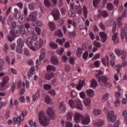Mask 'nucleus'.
<instances>
[{
  "label": "nucleus",
  "mask_w": 127,
  "mask_h": 127,
  "mask_svg": "<svg viewBox=\"0 0 127 127\" xmlns=\"http://www.w3.org/2000/svg\"><path fill=\"white\" fill-rule=\"evenodd\" d=\"M16 30H11L10 34L7 36L8 40L10 42L13 41L14 37H18L19 33L21 34H24L25 33V28L23 25L19 26H16Z\"/></svg>",
  "instance_id": "f257e3e1"
},
{
  "label": "nucleus",
  "mask_w": 127,
  "mask_h": 127,
  "mask_svg": "<svg viewBox=\"0 0 127 127\" xmlns=\"http://www.w3.org/2000/svg\"><path fill=\"white\" fill-rule=\"evenodd\" d=\"M39 120L40 124L43 127H47L49 125V122H50V119L45 116L43 111H41L39 113Z\"/></svg>",
  "instance_id": "f03ea898"
},
{
  "label": "nucleus",
  "mask_w": 127,
  "mask_h": 127,
  "mask_svg": "<svg viewBox=\"0 0 127 127\" xmlns=\"http://www.w3.org/2000/svg\"><path fill=\"white\" fill-rule=\"evenodd\" d=\"M68 104L70 107L72 109L74 108H77L78 110H83V105H82V103L80 99L76 98L74 101L72 99H70L68 101Z\"/></svg>",
  "instance_id": "7ed1b4c3"
},
{
  "label": "nucleus",
  "mask_w": 127,
  "mask_h": 127,
  "mask_svg": "<svg viewBox=\"0 0 127 127\" xmlns=\"http://www.w3.org/2000/svg\"><path fill=\"white\" fill-rule=\"evenodd\" d=\"M27 115V111L25 110L23 111L22 112V114H21L19 116V117H18L17 118L15 117L13 119V122L15 124H17L18 126L20 125V124H21V122L24 120V117H25Z\"/></svg>",
  "instance_id": "20e7f679"
},
{
  "label": "nucleus",
  "mask_w": 127,
  "mask_h": 127,
  "mask_svg": "<svg viewBox=\"0 0 127 127\" xmlns=\"http://www.w3.org/2000/svg\"><path fill=\"white\" fill-rule=\"evenodd\" d=\"M115 54L117 56H122V60H125L127 58V52L121 49H116L115 50Z\"/></svg>",
  "instance_id": "39448f33"
},
{
  "label": "nucleus",
  "mask_w": 127,
  "mask_h": 127,
  "mask_svg": "<svg viewBox=\"0 0 127 127\" xmlns=\"http://www.w3.org/2000/svg\"><path fill=\"white\" fill-rule=\"evenodd\" d=\"M107 120L111 122V123H114L117 121L118 117L115 115V112L112 110L109 111L107 115Z\"/></svg>",
  "instance_id": "423d86ee"
},
{
  "label": "nucleus",
  "mask_w": 127,
  "mask_h": 127,
  "mask_svg": "<svg viewBox=\"0 0 127 127\" xmlns=\"http://www.w3.org/2000/svg\"><path fill=\"white\" fill-rule=\"evenodd\" d=\"M125 37L126 41H127V24H126L124 28H122L121 30V39H123Z\"/></svg>",
  "instance_id": "0eeeda50"
},
{
  "label": "nucleus",
  "mask_w": 127,
  "mask_h": 127,
  "mask_svg": "<svg viewBox=\"0 0 127 127\" xmlns=\"http://www.w3.org/2000/svg\"><path fill=\"white\" fill-rule=\"evenodd\" d=\"M37 15V12L36 11H33L32 13L29 16V17L27 18V21H34L36 20V16Z\"/></svg>",
  "instance_id": "6e6552de"
},
{
  "label": "nucleus",
  "mask_w": 127,
  "mask_h": 127,
  "mask_svg": "<svg viewBox=\"0 0 127 127\" xmlns=\"http://www.w3.org/2000/svg\"><path fill=\"white\" fill-rule=\"evenodd\" d=\"M81 122L83 125H89V124H90V116L88 114H84Z\"/></svg>",
  "instance_id": "1a4fd4ad"
},
{
  "label": "nucleus",
  "mask_w": 127,
  "mask_h": 127,
  "mask_svg": "<svg viewBox=\"0 0 127 127\" xmlns=\"http://www.w3.org/2000/svg\"><path fill=\"white\" fill-rule=\"evenodd\" d=\"M52 15L53 16L55 20H58L60 17V12H59V10L57 8H55L52 11Z\"/></svg>",
  "instance_id": "9d476101"
},
{
  "label": "nucleus",
  "mask_w": 127,
  "mask_h": 127,
  "mask_svg": "<svg viewBox=\"0 0 127 127\" xmlns=\"http://www.w3.org/2000/svg\"><path fill=\"white\" fill-rule=\"evenodd\" d=\"M47 113L48 116L50 117V118H53L55 115L54 113V108L53 107H48L47 110Z\"/></svg>",
  "instance_id": "9b49d317"
},
{
  "label": "nucleus",
  "mask_w": 127,
  "mask_h": 127,
  "mask_svg": "<svg viewBox=\"0 0 127 127\" xmlns=\"http://www.w3.org/2000/svg\"><path fill=\"white\" fill-rule=\"evenodd\" d=\"M95 77L97 78L98 82L100 83H101V82L102 83H106L108 81V79L106 76H100L99 74H95Z\"/></svg>",
  "instance_id": "f8f14e48"
},
{
  "label": "nucleus",
  "mask_w": 127,
  "mask_h": 127,
  "mask_svg": "<svg viewBox=\"0 0 127 127\" xmlns=\"http://www.w3.org/2000/svg\"><path fill=\"white\" fill-rule=\"evenodd\" d=\"M83 119V116L79 113H75V116L74 117V122L75 123H79L80 121H82Z\"/></svg>",
  "instance_id": "ddd939ff"
},
{
  "label": "nucleus",
  "mask_w": 127,
  "mask_h": 127,
  "mask_svg": "<svg viewBox=\"0 0 127 127\" xmlns=\"http://www.w3.org/2000/svg\"><path fill=\"white\" fill-rule=\"evenodd\" d=\"M99 35L101 39V41L103 43H105V42L107 41V39H108V35H107V34H106L105 32H101L99 33Z\"/></svg>",
  "instance_id": "4468645a"
},
{
  "label": "nucleus",
  "mask_w": 127,
  "mask_h": 127,
  "mask_svg": "<svg viewBox=\"0 0 127 127\" xmlns=\"http://www.w3.org/2000/svg\"><path fill=\"white\" fill-rule=\"evenodd\" d=\"M70 4H71V8L68 11V15L69 17H71V18H73V17H75V10L74 9V6L73 5V3H70Z\"/></svg>",
  "instance_id": "2eb2a0df"
},
{
  "label": "nucleus",
  "mask_w": 127,
  "mask_h": 127,
  "mask_svg": "<svg viewBox=\"0 0 127 127\" xmlns=\"http://www.w3.org/2000/svg\"><path fill=\"white\" fill-rule=\"evenodd\" d=\"M109 15L108 12L105 10H99V14L97 15L98 17H101L103 16L104 18H106Z\"/></svg>",
  "instance_id": "dca6fc26"
},
{
  "label": "nucleus",
  "mask_w": 127,
  "mask_h": 127,
  "mask_svg": "<svg viewBox=\"0 0 127 127\" xmlns=\"http://www.w3.org/2000/svg\"><path fill=\"white\" fill-rule=\"evenodd\" d=\"M43 45V40L41 38H39V40L36 42L35 44V46L37 49L41 48Z\"/></svg>",
  "instance_id": "f3484780"
},
{
  "label": "nucleus",
  "mask_w": 127,
  "mask_h": 127,
  "mask_svg": "<svg viewBox=\"0 0 127 127\" xmlns=\"http://www.w3.org/2000/svg\"><path fill=\"white\" fill-rule=\"evenodd\" d=\"M102 64L105 66H109L110 64V61H109V57L108 56H106V57L102 60Z\"/></svg>",
  "instance_id": "a211bd4d"
},
{
  "label": "nucleus",
  "mask_w": 127,
  "mask_h": 127,
  "mask_svg": "<svg viewBox=\"0 0 127 127\" xmlns=\"http://www.w3.org/2000/svg\"><path fill=\"white\" fill-rule=\"evenodd\" d=\"M86 93L88 97L90 98H93L95 96V91L91 89H88L86 90Z\"/></svg>",
  "instance_id": "6ab92c4d"
},
{
  "label": "nucleus",
  "mask_w": 127,
  "mask_h": 127,
  "mask_svg": "<svg viewBox=\"0 0 127 127\" xmlns=\"http://www.w3.org/2000/svg\"><path fill=\"white\" fill-rule=\"evenodd\" d=\"M84 104L87 109H91V99L90 98H86L84 99Z\"/></svg>",
  "instance_id": "aec40b11"
},
{
  "label": "nucleus",
  "mask_w": 127,
  "mask_h": 127,
  "mask_svg": "<svg viewBox=\"0 0 127 127\" xmlns=\"http://www.w3.org/2000/svg\"><path fill=\"white\" fill-rule=\"evenodd\" d=\"M9 80V78H8V76H5L2 79V83H1V88H3V87H5L6 85V83L7 82H8Z\"/></svg>",
  "instance_id": "412c9836"
},
{
  "label": "nucleus",
  "mask_w": 127,
  "mask_h": 127,
  "mask_svg": "<svg viewBox=\"0 0 127 127\" xmlns=\"http://www.w3.org/2000/svg\"><path fill=\"white\" fill-rule=\"evenodd\" d=\"M85 84V81L79 80L78 81V84L76 86V89L78 91H81L82 90V88H83V86Z\"/></svg>",
  "instance_id": "4be33fe9"
},
{
  "label": "nucleus",
  "mask_w": 127,
  "mask_h": 127,
  "mask_svg": "<svg viewBox=\"0 0 127 127\" xmlns=\"http://www.w3.org/2000/svg\"><path fill=\"white\" fill-rule=\"evenodd\" d=\"M118 33H115L112 36V41L115 44L119 43V38H118Z\"/></svg>",
  "instance_id": "5701e85b"
},
{
  "label": "nucleus",
  "mask_w": 127,
  "mask_h": 127,
  "mask_svg": "<svg viewBox=\"0 0 127 127\" xmlns=\"http://www.w3.org/2000/svg\"><path fill=\"white\" fill-rule=\"evenodd\" d=\"M40 97V92L39 89H38L36 92V94H34L32 96V100L33 102H35L36 101V99L39 98Z\"/></svg>",
  "instance_id": "b1692460"
},
{
  "label": "nucleus",
  "mask_w": 127,
  "mask_h": 127,
  "mask_svg": "<svg viewBox=\"0 0 127 127\" xmlns=\"http://www.w3.org/2000/svg\"><path fill=\"white\" fill-rule=\"evenodd\" d=\"M14 17L16 19H18V18L20 16V12L18 10V9L15 8L14 9Z\"/></svg>",
  "instance_id": "393cba45"
},
{
  "label": "nucleus",
  "mask_w": 127,
  "mask_h": 127,
  "mask_svg": "<svg viewBox=\"0 0 127 127\" xmlns=\"http://www.w3.org/2000/svg\"><path fill=\"white\" fill-rule=\"evenodd\" d=\"M53 77H54V73L50 71H48L45 76L46 80H50V79H52Z\"/></svg>",
  "instance_id": "a878e982"
},
{
  "label": "nucleus",
  "mask_w": 127,
  "mask_h": 127,
  "mask_svg": "<svg viewBox=\"0 0 127 127\" xmlns=\"http://www.w3.org/2000/svg\"><path fill=\"white\" fill-rule=\"evenodd\" d=\"M60 110L62 111L63 114L66 112V106H65L64 103L61 102L60 104Z\"/></svg>",
  "instance_id": "bb28decb"
},
{
  "label": "nucleus",
  "mask_w": 127,
  "mask_h": 127,
  "mask_svg": "<svg viewBox=\"0 0 127 127\" xmlns=\"http://www.w3.org/2000/svg\"><path fill=\"white\" fill-rule=\"evenodd\" d=\"M104 122L103 120H99L97 122L94 123L95 127H102L104 125Z\"/></svg>",
  "instance_id": "cd10ccee"
},
{
  "label": "nucleus",
  "mask_w": 127,
  "mask_h": 127,
  "mask_svg": "<svg viewBox=\"0 0 127 127\" xmlns=\"http://www.w3.org/2000/svg\"><path fill=\"white\" fill-rule=\"evenodd\" d=\"M48 26L50 27L51 30L54 31L56 28L55 24L53 22H50L48 24Z\"/></svg>",
  "instance_id": "c85d7f7f"
},
{
  "label": "nucleus",
  "mask_w": 127,
  "mask_h": 127,
  "mask_svg": "<svg viewBox=\"0 0 127 127\" xmlns=\"http://www.w3.org/2000/svg\"><path fill=\"white\" fill-rule=\"evenodd\" d=\"M44 58H45V55L43 54H41L39 57V60H36L37 67H38V66H39L40 65L39 61H42V60H43Z\"/></svg>",
  "instance_id": "c756f323"
},
{
  "label": "nucleus",
  "mask_w": 127,
  "mask_h": 127,
  "mask_svg": "<svg viewBox=\"0 0 127 127\" xmlns=\"http://www.w3.org/2000/svg\"><path fill=\"white\" fill-rule=\"evenodd\" d=\"M17 44L19 47H23L24 45V41L22 39L19 38L17 40Z\"/></svg>",
  "instance_id": "7c9ffc66"
},
{
  "label": "nucleus",
  "mask_w": 127,
  "mask_h": 127,
  "mask_svg": "<svg viewBox=\"0 0 127 127\" xmlns=\"http://www.w3.org/2000/svg\"><path fill=\"white\" fill-rule=\"evenodd\" d=\"M109 97H110V94L109 93H105L102 96V101L106 102V101L109 99Z\"/></svg>",
  "instance_id": "2f4dec72"
},
{
  "label": "nucleus",
  "mask_w": 127,
  "mask_h": 127,
  "mask_svg": "<svg viewBox=\"0 0 127 127\" xmlns=\"http://www.w3.org/2000/svg\"><path fill=\"white\" fill-rule=\"evenodd\" d=\"M47 70L48 71H52V72H55L56 71V68H55V66L49 65L47 67Z\"/></svg>",
  "instance_id": "473e14b6"
},
{
  "label": "nucleus",
  "mask_w": 127,
  "mask_h": 127,
  "mask_svg": "<svg viewBox=\"0 0 127 127\" xmlns=\"http://www.w3.org/2000/svg\"><path fill=\"white\" fill-rule=\"evenodd\" d=\"M122 116L124 118L125 123L127 125V110L123 111L122 113Z\"/></svg>",
  "instance_id": "72a5a7b5"
},
{
  "label": "nucleus",
  "mask_w": 127,
  "mask_h": 127,
  "mask_svg": "<svg viewBox=\"0 0 127 127\" xmlns=\"http://www.w3.org/2000/svg\"><path fill=\"white\" fill-rule=\"evenodd\" d=\"M51 61L54 65H57V64H58V60H57V58L56 57H52Z\"/></svg>",
  "instance_id": "f704fd0d"
},
{
  "label": "nucleus",
  "mask_w": 127,
  "mask_h": 127,
  "mask_svg": "<svg viewBox=\"0 0 127 127\" xmlns=\"http://www.w3.org/2000/svg\"><path fill=\"white\" fill-rule=\"evenodd\" d=\"M55 35L58 37H63V34L62 33V31H61V30L56 31L55 33Z\"/></svg>",
  "instance_id": "c9c22d12"
},
{
  "label": "nucleus",
  "mask_w": 127,
  "mask_h": 127,
  "mask_svg": "<svg viewBox=\"0 0 127 127\" xmlns=\"http://www.w3.org/2000/svg\"><path fill=\"white\" fill-rule=\"evenodd\" d=\"M19 22L20 23H23L25 21V16L21 15L19 16Z\"/></svg>",
  "instance_id": "e433bc0d"
},
{
  "label": "nucleus",
  "mask_w": 127,
  "mask_h": 127,
  "mask_svg": "<svg viewBox=\"0 0 127 127\" xmlns=\"http://www.w3.org/2000/svg\"><path fill=\"white\" fill-rule=\"evenodd\" d=\"M75 11L78 14H81L82 13V7L81 6H76L75 7Z\"/></svg>",
  "instance_id": "4c0bfd02"
},
{
  "label": "nucleus",
  "mask_w": 127,
  "mask_h": 127,
  "mask_svg": "<svg viewBox=\"0 0 127 127\" xmlns=\"http://www.w3.org/2000/svg\"><path fill=\"white\" fill-rule=\"evenodd\" d=\"M83 14L85 18L88 17V10H87V7L86 5L83 6Z\"/></svg>",
  "instance_id": "58836bf2"
},
{
  "label": "nucleus",
  "mask_w": 127,
  "mask_h": 127,
  "mask_svg": "<svg viewBox=\"0 0 127 127\" xmlns=\"http://www.w3.org/2000/svg\"><path fill=\"white\" fill-rule=\"evenodd\" d=\"M33 24L34 26H42V22L40 21L35 20L33 22Z\"/></svg>",
  "instance_id": "ea45409f"
},
{
  "label": "nucleus",
  "mask_w": 127,
  "mask_h": 127,
  "mask_svg": "<svg viewBox=\"0 0 127 127\" xmlns=\"http://www.w3.org/2000/svg\"><path fill=\"white\" fill-rule=\"evenodd\" d=\"M50 47L52 49H56V48H57L58 47V45L57 44L55 43H53L52 42H50Z\"/></svg>",
  "instance_id": "a19ab883"
},
{
  "label": "nucleus",
  "mask_w": 127,
  "mask_h": 127,
  "mask_svg": "<svg viewBox=\"0 0 127 127\" xmlns=\"http://www.w3.org/2000/svg\"><path fill=\"white\" fill-rule=\"evenodd\" d=\"M33 43V42L32 41V38L29 37L27 39V44L28 45V47L31 46L32 45V44Z\"/></svg>",
  "instance_id": "79ce46f5"
},
{
  "label": "nucleus",
  "mask_w": 127,
  "mask_h": 127,
  "mask_svg": "<svg viewBox=\"0 0 127 127\" xmlns=\"http://www.w3.org/2000/svg\"><path fill=\"white\" fill-rule=\"evenodd\" d=\"M91 86L93 88H96V87L98 86L97 81H96L95 79H92L91 83Z\"/></svg>",
  "instance_id": "37998d69"
},
{
  "label": "nucleus",
  "mask_w": 127,
  "mask_h": 127,
  "mask_svg": "<svg viewBox=\"0 0 127 127\" xmlns=\"http://www.w3.org/2000/svg\"><path fill=\"white\" fill-rule=\"evenodd\" d=\"M56 42H57V43H59L60 45H62V44H63V43L65 42V39L64 38H63L62 39H57L56 40Z\"/></svg>",
  "instance_id": "c03bdc74"
},
{
  "label": "nucleus",
  "mask_w": 127,
  "mask_h": 127,
  "mask_svg": "<svg viewBox=\"0 0 127 127\" xmlns=\"http://www.w3.org/2000/svg\"><path fill=\"white\" fill-rule=\"evenodd\" d=\"M101 113H102V111L99 109H95L93 110V114L94 116H98V115H100Z\"/></svg>",
  "instance_id": "a18cd8bd"
},
{
  "label": "nucleus",
  "mask_w": 127,
  "mask_h": 127,
  "mask_svg": "<svg viewBox=\"0 0 127 127\" xmlns=\"http://www.w3.org/2000/svg\"><path fill=\"white\" fill-rule=\"evenodd\" d=\"M89 56V53L88 52V51H85L83 55H82V58H83V59L84 60H87V58H88V57Z\"/></svg>",
  "instance_id": "49530a36"
},
{
  "label": "nucleus",
  "mask_w": 127,
  "mask_h": 127,
  "mask_svg": "<svg viewBox=\"0 0 127 127\" xmlns=\"http://www.w3.org/2000/svg\"><path fill=\"white\" fill-rule=\"evenodd\" d=\"M73 118V113L71 112H68L67 114V121H71Z\"/></svg>",
  "instance_id": "de8ad7c7"
},
{
  "label": "nucleus",
  "mask_w": 127,
  "mask_h": 127,
  "mask_svg": "<svg viewBox=\"0 0 127 127\" xmlns=\"http://www.w3.org/2000/svg\"><path fill=\"white\" fill-rule=\"evenodd\" d=\"M107 8L109 10H113L114 9V5L111 3H108Z\"/></svg>",
  "instance_id": "09e8293b"
},
{
  "label": "nucleus",
  "mask_w": 127,
  "mask_h": 127,
  "mask_svg": "<svg viewBox=\"0 0 127 127\" xmlns=\"http://www.w3.org/2000/svg\"><path fill=\"white\" fill-rule=\"evenodd\" d=\"M122 65L118 64L115 67V70L118 72V73H121V70L122 69Z\"/></svg>",
  "instance_id": "8fccbe9b"
},
{
  "label": "nucleus",
  "mask_w": 127,
  "mask_h": 127,
  "mask_svg": "<svg viewBox=\"0 0 127 127\" xmlns=\"http://www.w3.org/2000/svg\"><path fill=\"white\" fill-rule=\"evenodd\" d=\"M9 118H10V111H9V110H7L5 114V119L6 120H8Z\"/></svg>",
  "instance_id": "3c124183"
},
{
  "label": "nucleus",
  "mask_w": 127,
  "mask_h": 127,
  "mask_svg": "<svg viewBox=\"0 0 127 127\" xmlns=\"http://www.w3.org/2000/svg\"><path fill=\"white\" fill-rule=\"evenodd\" d=\"M16 51L17 53H22L23 50H22V47H17L16 49Z\"/></svg>",
  "instance_id": "603ef678"
},
{
  "label": "nucleus",
  "mask_w": 127,
  "mask_h": 127,
  "mask_svg": "<svg viewBox=\"0 0 127 127\" xmlns=\"http://www.w3.org/2000/svg\"><path fill=\"white\" fill-rule=\"evenodd\" d=\"M88 45L86 43H83L82 45V50H87L88 49Z\"/></svg>",
  "instance_id": "864d4df0"
},
{
  "label": "nucleus",
  "mask_w": 127,
  "mask_h": 127,
  "mask_svg": "<svg viewBox=\"0 0 127 127\" xmlns=\"http://www.w3.org/2000/svg\"><path fill=\"white\" fill-rule=\"evenodd\" d=\"M45 102L46 104H50L51 103V99H50V97H49V96H47L46 97Z\"/></svg>",
  "instance_id": "5fc2aeb1"
},
{
  "label": "nucleus",
  "mask_w": 127,
  "mask_h": 127,
  "mask_svg": "<svg viewBox=\"0 0 127 127\" xmlns=\"http://www.w3.org/2000/svg\"><path fill=\"white\" fill-rule=\"evenodd\" d=\"M13 20V16H12V15H9L7 19L8 24L9 25L10 23H11V22H12Z\"/></svg>",
  "instance_id": "6e6d98bb"
},
{
  "label": "nucleus",
  "mask_w": 127,
  "mask_h": 127,
  "mask_svg": "<svg viewBox=\"0 0 127 127\" xmlns=\"http://www.w3.org/2000/svg\"><path fill=\"white\" fill-rule=\"evenodd\" d=\"M121 21H122V17H120L117 20L118 27L119 28H121L122 26H123V24L121 23Z\"/></svg>",
  "instance_id": "4d7b16f0"
},
{
  "label": "nucleus",
  "mask_w": 127,
  "mask_h": 127,
  "mask_svg": "<svg viewBox=\"0 0 127 127\" xmlns=\"http://www.w3.org/2000/svg\"><path fill=\"white\" fill-rule=\"evenodd\" d=\"M44 88L45 90H50V89H51V85L49 84H44Z\"/></svg>",
  "instance_id": "13d9d810"
},
{
  "label": "nucleus",
  "mask_w": 127,
  "mask_h": 127,
  "mask_svg": "<svg viewBox=\"0 0 127 127\" xmlns=\"http://www.w3.org/2000/svg\"><path fill=\"white\" fill-rule=\"evenodd\" d=\"M69 63H70V64L72 65H74V64H75V58L70 57L69 58Z\"/></svg>",
  "instance_id": "bf43d9fd"
},
{
  "label": "nucleus",
  "mask_w": 127,
  "mask_h": 127,
  "mask_svg": "<svg viewBox=\"0 0 127 127\" xmlns=\"http://www.w3.org/2000/svg\"><path fill=\"white\" fill-rule=\"evenodd\" d=\"M28 124L31 126V127H36V123L35 122H34L32 121V120H29Z\"/></svg>",
  "instance_id": "052dcab7"
},
{
  "label": "nucleus",
  "mask_w": 127,
  "mask_h": 127,
  "mask_svg": "<svg viewBox=\"0 0 127 127\" xmlns=\"http://www.w3.org/2000/svg\"><path fill=\"white\" fill-rule=\"evenodd\" d=\"M77 54H78L79 55H81L83 53V50L81 48H78L76 50Z\"/></svg>",
  "instance_id": "680f3d73"
},
{
  "label": "nucleus",
  "mask_w": 127,
  "mask_h": 127,
  "mask_svg": "<svg viewBox=\"0 0 127 127\" xmlns=\"http://www.w3.org/2000/svg\"><path fill=\"white\" fill-rule=\"evenodd\" d=\"M94 44L95 47H97V48H100L101 43H100L97 41H94Z\"/></svg>",
  "instance_id": "e2e57ef3"
},
{
  "label": "nucleus",
  "mask_w": 127,
  "mask_h": 127,
  "mask_svg": "<svg viewBox=\"0 0 127 127\" xmlns=\"http://www.w3.org/2000/svg\"><path fill=\"white\" fill-rule=\"evenodd\" d=\"M100 0H93V4L94 7H96L97 6V5L99 2H100Z\"/></svg>",
  "instance_id": "0e129e2a"
},
{
  "label": "nucleus",
  "mask_w": 127,
  "mask_h": 127,
  "mask_svg": "<svg viewBox=\"0 0 127 127\" xmlns=\"http://www.w3.org/2000/svg\"><path fill=\"white\" fill-rule=\"evenodd\" d=\"M44 3L46 6H49L50 5V1L49 0H44Z\"/></svg>",
  "instance_id": "69168bd1"
},
{
  "label": "nucleus",
  "mask_w": 127,
  "mask_h": 127,
  "mask_svg": "<svg viewBox=\"0 0 127 127\" xmlns=\"http://www.w3.org/2000/svg\"><path fill=\"white\" fill-rule=\"evenodd\" d=\"M65 127H73V124L69 122L65 123Z\"/></svg>",
  "instance_id": "338daca9"
},
{
  "label": "nucleus",
  "mask_w": 127,
  "mask_h": 127,
  "mask_svg": "<svg viewBox=\"0 0 127 127\" xmlns=\"http://www.w3.org/2000/svg\"><path fill=\"white\" fill-rule=\"evenodd\" d=\"M109 55L110 56L111 59H116V55H115L114 53L110 52Z\"/></svg>",
  "instance_id": "774afa93"
}]
</instances>
